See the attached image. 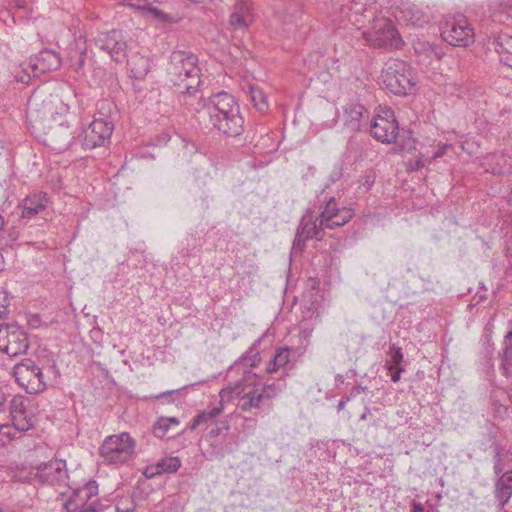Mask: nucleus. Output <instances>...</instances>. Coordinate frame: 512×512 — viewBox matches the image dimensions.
I'll return each instance as SVG.
<instances>
[{"label": "nucleus", "instance_id": "nucleus-60", "mask_svg": "<svg viewBox=\"0 0 512 512\" xmlns=\"http://www.w3.org/2000/svg\"><path fill=\"white\" fill-rule=\"evenodd\" d=\"M75 512H82V510H81V509H78V511H75Z\"/></svg>", "mask_w": 512, "mask_h": 512}, {"label": "nucleus", "instance_id": "nucleus-45", "mask_svg": "<svg viewBox=\"0 0 512 512\" xmlns=\"http://www.w3.org/2000/svg\"><path fill=\"white\" fill-rule=\"evenodd\" d=\"M342 176H343L342 168L340 166H335L329 176L330 183H332V184L336 183L337 181H339L342 178Z\"/></svg>", "mask_w": 512, "mask_h": 512}, {"label": "nucleus", "instance_id": "nucleus-53", "mask_svg": "<svg viewBox=\"0 0 512 512\" xmlns=\"http://www.w3.org/2000/svg\"><path fill=\"white\" fill-rule=\"evenodd\" d=\"M424 511V506L422 503L420 502H414L412 504V511L411 512H423Z\"/></svg>", "mask_w": 512, "mask_h": 512}, {"label": "nucleus", "instance_id": "nucleus-40", "mask_svg": "<svg viewBox=\"0 0 512 512\" xmlns=\"http://www.w3.org/2000/svg\"><path fill=\"white\" fill-rule=\"evenodd\" d=\"M427 163V157L425 155H421V157H418L414 160H409V162L407 163V170L418 171L421 168H423Z\"/></svg>", "mask_w": 512, "mask_h": 512}, {"label": "nucleus", "instance_id": "nucleus-48", "mask_svg": "<svg viewBox=\"0 0 512 512\" xmlns=\"http://www.w3.org/2000/svg\"><path fill=\"white\" fill-rule=\"evenodd\" d=\"M224 402L225 401L220 400L219 406L212 408L210 411H206V414H207L208 418H210V420L216 418L217 416H219L222 413Z\"/></svg>", "mask_w": 512, "mask_h": 512}, {"label": "nucleus", "instance_id": "nucleus-44", "mask_svg": "<svg viewBox=\"0 0 512 512\" xmlns=\"http://www.w3.org/2000/svg\"><path fill=\"white\" fill-rule=\"evenodd\" d=\"M450 146L447 145V144H441L438 146V149L436 150V152L431 155V156H426L427 157V160H428V163L430 164L433 160H436L440 157H442L443 155H445L447 149L449 148Z\"/></svg>", "mask_w": 512, "mask_h": 512}, {"label": "nucleus", "instance_id": "nucleus-46", "mask_svg": "<svg viewBox=\"0 0 512 512\" xmlns=\"http://www.w3.org/2000/svg\"><path fill=\"white\" fill-rule=\"evenodd\" d=\"M503 471L502 458L500 452L494 456V473L499 477Z\"/></svg>", "mask_w": 512, "mask_h": 512}, {"label": "nucleus", "instance_id": "nucleus-31", "mask_svg": "<svg viewBox=\"0 0 512 512\" xmlns=\"http://www.w3.org/2000/svg\"><path fill=\"white\" fill-rule=\"evenodd\" d=\"M181 467V460L178 457H167L160 460L156 465V474L174 473Z\"/></svg>", "mask_w": 512, "mask_h": 512}, {"label": "nucleus", "instance_id": "nucleus-49", "mask_svg": "<svg viewBox=\"0 0 512 512\" xmlns=\"http://www.w3.org/2000/svg\"><path fill=\"white\" fill-rule=\"evenodd\" d=\"M405 371V369L403 367H398V368H395L393 371H389L390 372V376H391V380L394 382V383H397L400 381L401 379V374Z\"/></svg>", "mask_w": 512, "mask_h": 512}, {"label": "nucleus", "instance_id": "nucleus-47", "mask_svg": "<svg viewBox=\"0 0 512 512\" xmlns=\"http://www.w3.org/2000/svg\"><path fill=\"white\" fill-rule=\"evenodd\" d=\"M180 389H176V390H170V391H166V392H162L158 395L155 396L156 399H165L168 403H172L174 402V398H173V395L175 393H177Z\"/></svg>", "mask_w": 512, "mask_h": 512}, {"label": "nucleus", "instance_id": "nucleus-14", "mask_svg": "<svg viewBox=\"0 0 512 512\" xmlns=\"http://www.w3.org/2000/svg\"><path fill=\"white\" fill-rule=\"evenodd\" d=\"M114 125L107 118H95L83 132L82 146L84 149H94L110 142Z\"/></svg>", "mask_w": 512, "mask_h": 512}, {"label": "nucleus", "instance_id": "nucleus-12", "mask_svg": "<svg viewBox=\"0 0 512 512\" xmlns=\"http://www.w3.org/2000/svg\"><path fill=\"white\" fill-rule=\"evenodd\" d=\"M34 478L42 484L50 486H66L69 479L66 461L54 459L41 463L35 468Z\"/></svg>", "mask_w": 512, "mask_h": 512}, {"label": "nucleus", "instance_id": "nucleus-26", "mask_svg": "<svg viewBox=\"0 0 512 512\" xmlns=\"http://www.w3.org/2000/svg\"><path fill=\"white\" fill-rule=\"evenodd\" d=\"M133 77L142 80L148 74L151 68L150 59L143 55H134L128 61Z\"/></svg>", "mask_w": 512, "mask_h": 512}, {"label": "nucleus", "instance_id": "nucleus-25", "mask_svg": "<svg viewBox=\"0 0 512 512\" xmlns=\"http://www.w3.org/2000/svg\"><path fill=\"white\" fill-rule=\"evenodd\" d=\"M501 372L505 377L512 376V321L509 322V329L504 336L503 348L500 353Z\"/></svg>", "mask_w": 512, "mask_h": 512}, {"label": "nucleus", "instance_id": "nucleus-36", "mask_svg": "<svg viewBox=\"0 0 512 512\" xmlns=\"http://www.w3.org/2000/svg\"><path fill=\"white\" fill-rule=\"evenodd\" d=\"M137 8L146 10L154 18H156L162 22H171L173 20L172 16H170V15L164 13L162 10L154 7L151 3H148L144 6H137Z\"/></svg>", "mask_w": 512, "mask_h": 512}, {"label": "nucleus", "instance_id": "nucleus-6", "mask_svg": "<svg viewBox=\"0 0 512 512\" xmlns=\"http://www.w3.org/2000/svg\"><path fill=\"white\" fill-rule=\"evenodd\" d=\"M135 449V441L126 433L107 436L99 452L104 461L109 464L124 463L131 458Z\"/></svg>", "mask_w": 512, "mask_h": 512}, {"label": "nucleus", "instance_id": "nucleus-13", "mask_svg": "<svg viewBox=\"0 0 512 512\" xmlns=\"http://www.w3.org/2000/svg\"><path fill=\"white\" fill-rule=\"evenodd\" d=\"M95 46L107 53L115 62H123L127 56V42L121 31L102 32L94 40Z\"/></svg>", "mask_w": 512, "mask_h": 512}, {"label": "nucleus", "instance_id": "nucleus-56", "mask_svg": "<svg viewBox=\"0 0 512 512\" xmlns=\"http://www.w3.org/2000/svg\"><path fill=\"white\" fill-rule=\"evenodd\" d=\"M493 172H494V173L501 174V173H505V172H506V170H504V169H502V168H499V169L493 168Z\"/></svg>", "mask_w": 512, "mask_h": 512}, {"label": "nucleus", "instance_id": "nucleus-37", "mask_svg": "<svg viewBox=\"0 0 512 512\" xmlns=\"http://www.w3.org/2000/svg\"><path fill=\"white\" fill-rule=\"evenodd\" d=\"M393 143L397 146L399 151L410 152V151L414 150L416 147L415 139L412 138L411 136H408L407 138L402 139L398 135V137L396 138V141H394Z\"/></svg>", "mask_w": 512, "mask_h": 512}, {"label": "nucleus", "instance_id": "nucleus-51", "mask_svg": "<svg viewBox=\"0 0 512 512\" xmlns=\"http://www.w3.org/2000/svg\"><path fill=\"white\" fill-rule=\"evenodd\" d=\"M82 512H98V509L96 507V503H86L84 506L80 508Z\"/></svg>", "mask_w": 512, "mask_h": 512}, {"label": "nucleus", "instance_id": "nucleus-3", "mask_svg": "<svg viewBox=\"0 0 512 512\" xmlns=\"http://www.w3.org/2000/svg\"><path fill=\"white\" fill-rule=\"evenodd\" d=\"M167 71L169 81L178 87L184 103L189 104L188 99L198 91L201 83L196 57L183 51H175L170 57Z\"/></svg>", "mask_w": 512, "mask_h": 512}, {"label": "nucleus", "instance_id": "nucleus-15", "mask_svg": "<svg viewBox=\"0 0 512 512\" xmlns=\"http://www.w3.org/2000/svg\"><path fill=\"white\" fill-rule=\"evenodd\" d=\"M324 227L318 218H314L311 212L304 214L296 231L293 248L303 250L308 239L323 240Z\"/></svg>", "mask_w": 512, "mask_h": 512}, {"label": "nucleus", "instance_id": "nucleus-50", "mask_svg": "<svg viewBox=\"0 0 512 512\" xmlns=\"http://www.w3.org/2000/svg\"><path fill=\"white\" fill-rule=\"evenodd\" d=\"M7 394L3 391L0 386V413L6 410Z\"/></svg>", "mask_w": 512, "mask_h": 512}, {"label": "nucleus", "instance_id": "nucleus-32", "mask_svg": "<svg viewBox=\"0 0 512 512\" xmlns=\"http://www.w3.org/2000/svg\"><path fill=\"white\" fill-rule=\"evenodd\" d=\"M89 499L88 495L82 494L81 488H79L74 492V495L64 503V507L68 512H75L84 506Z\"/></svg>", "mask_w": 512, "mask_h": 512}, {"label": "nucleus", "instance_id": "nucleus-39", "mask_svg": "<svg viewBox=\"0 0 512 512\" xmlns=\"http://www.w3.org/2000/svg\"><path fill=\"white\" fill-rule=\"evenodd\" d=\"M14 430H16L14 426L11 427L8 424L0 425V442L2 445H5L14 437Z\"/></svg>", "mask_w": 512, "mask_h": 512}, {"label": "nucleus", "instance_id": "nucleus-16", "mask_svg": "<svg viewBox=\"0 0 512 512\" xmlns=\"http://www.w3.org/2000/svg\"><path fill=\"white\" fill-rule=\"evenodd\" d=\"M339 117L348 130L359 132L368 125L369 111L362 104L351 102L343 107Z\"/></svg>", "mask_w": 512, "mask_h": 512}, {"label": "nucleus", "instance_id": "nucleus-57", "mask_svg": "<svg viewBox=\"0 0 512 512\" xmlns=\"http://www.w3.org/2000/svg\"><path fill=\"white\" fill-rule=\"evenodd\" d=\"M507 202H508L509 205H512V191L507 196Z\"/></svg>", "mask_w": 512, "mask_h": 512}, {"label": "nucleus", "instance_id": "nucleus-29", "mask_svg": "<svg viewBox=\"0 0 512 512\" xmlns=\"http://www.w3.org/2000/svg\"><path fill=\"white\" fill-rule=\"evenodd\" d=\"M354 216V212L352 209L342 206L338 215L335 219H331L328 217V229H334L336 227L344 226L348 223Z\"/></svg>", "mask_w": 512, "mask_h": 512}, {"label": "nucleus", "instance_id": "nucleus-8", "mask_svg": "<svg viewBox=\"0 0 512 512\" xmlns=\"http://www.w3.org/2000/svg\"><path fill=\"white\" fill-rule=\"evenodd\" d=\"M441 36L448 44L459 47H467L475 40L474 28L462 15L447 19L441 29Z\"/></svg>", "mask_w": 512, "mask_h": 512}, {"label": "nucleus", "instance_id": "nucleus-19", "mask_svg": "<svg viewBox=\"0 0 512 512\" xmlns=\"http://www.w3.org/2000/svg\"><path fill=\"white\" fill-rule=\"evenodd\" d=\"M260 362L258 352H253V349L248 350L240 359L234 362L230 367L229 372H242V380L249 382L256 379L257 375L252 372V368L256 367Z\"/></svg>", "mask_w": 512, "mask_h": 512}, {"label": "nucleus", "instance_id": "nucleus-9", "mask_svg": "<svg viewBox=\"0 0 512 512\" xmlns=\"http://www.w3.org/2000/svg\"><path fill=\"white\" fill-rule=\"evenodd\" d=\"M13 374L16 382L29 394L42 392L46 388L42 368L31 359L17 363L13 368Z\"/></svg>", "mask_w": 512, "mask_h": 512}, {"label": "nucleus", "instance_id": "nucleus-18", "mask_svg": "<svg viewBox=\"0 0 512 512\" xmlns=\"http://www.w3.org/2000/svg\"><path fill=\"white\" fill-rule=\"evenodd\" d=\"M60 65L61 59L59 55L50 49L41 50L29 60V67L35 77L47 72L55 71L60 67Z\"/></svg>", "mask_w": 512, "mask_h": 512}, {"label": "nucleus", "instance_id": "nucleus-55", "mask_svg": "<svg viewBox=\"0 0 512 512\" xmlns=\"http://www.w3.org/2000/svg\"><path fill=\"white\" fill-rule=\"evenodd\" d=\"M348 400H349V398L340 400V402L338 403V407H337L339 411L343 410L345 408V405Z\"/></svg>", "mask_w": 512, "mask_h": 512}, {"label": "nucleus", "instance_id": "nucleus-52", "mask_svg": "<svg viewBox=\"0 0 512 512\" xmlns=\"http://www.w3.org/2000/svg\"><path fill=\"white\" fill-rule=\"evenodd\" d=\"M313 331H314V330H313V328H311V327H303V328L301 329L300 335H301V337H302L303 339L307 340V339H309V338L312 336Z\"/></svg>", "mask_w": 512, "mask_h": 512}, {"label": "nucleus", "instance_id": "nucleus-21", "mask_svg": "<svg viewBox=\"0 0 512 512\" xmlns=\"http://www.w3.org/2000/svg\"><path fill=\"white\" fill-rule=\"evenodd\" d=\"M494 497L498 502V512H505L504 507L512 498V471L502 473L494 486Z\"/></svg>", "mask_w": 512, "mask_h": 512}, {"label": "nucleus", "instance_id": "nucleus-10", "mask_svg": "<svg viewBox=\"0 0 512 512\" xmlns=\"http://www.w3.org/2000/svg\"><path fill=\"white\" fill-rule=\"evenodd\" d=\"M399 126L390 108L379 107L370 123V133L377 141L390 144L398 137Z\"/></svg>", "mask_w": 512, "mask_h": 512}, {"label": "nucleus", "instance_id": "nucleus-7", "mask_svg": "<svg viewBox=\"0 0 512 512\" xmlns=\"http://www.w3.org/2000/svg\"><path fill=\"white\" fill-rule=\"evenodd\" d=\"M366 41L378 48L399 49L403 41L393 23L387 18H379L368 32L364 33Z\"/></svg>", "mask_w": 512, "mask_h": 512}, {"label": "nucleus", "instance_id": "nucleus-22", "mask_svg": "<svg viewBox=\"0 0 512 512\" xmlns=\"http://www.w3.org/2000/svg\"><path fill=\"white\" fill-rule=\"evenodd\" d=\"M49 203L47 194L44 192L33 193L22 201V217L31 219L44 211Z\"/></svg>", "mask_w": 512, "mask_h": 512}, {"label": "nucleus", "instance_id": "nucleus-17", "mask_svg": "<svg viewBox=\"0 0 512 512\" xmlns=\"http://www.w3.org/2000/svg\"><path fill=\"white\" fill-rule=\"evenodd\" d=\"M9 413L17 431H28L34 427V415L27 409L23 396L16 395L9 402Z\"/></svg>", "mask_w": 512, "mask_h": 512}, {"label": "nucleus", "instance_id": "nucleus-20", "mask_svg": "<svg viewBox=\"0 0 512 512\" xmlns=\"http://www.w3.org/2000/svg\"><path fill=\"white\" fill-rule=\"evenodd\" d=\"M400 13L401 19L413 27H424L431 19L429 11L416 4H403Z\"/></svg>", "mask_w": 512, "mask_h": 512}, {"label": "nucleus", "instance_id": "nucleus-38", "mask_svg": "<svg viewBox=\"0 0 512 512\" xmlns=\"http://www.w3.org/2000/svg\"><path fill=\"white\" fill-rule=\"evenodd\" d=\"M170 426H171L170 424L165 422V417H161L154 424L153 433L156 437L163 438L166 435V433L168 432Z\"/></svg>", "mask_w": 512, "mask_h": 512}, {"label": "nucleus", "instance_id": "nucleus-34", "mask_svg": "<svg viewBox=\"0 0 512 512\" xmlns=\"http://www.w3.org/2000/svg\"><path fill=\"white\" fill-rule=\"evenodd\" d=\"M250 96L252 102L254 103V106L259 111H265L267 109L268 104L266 94L261 88L256 86H250Z\"/></svg>", "mask_w": 512, "mask_h": 512}, {"label": "nucleus", "instance_id": "nucleus-24", "mask_svg": "<svg viewBox=\"0 0 512 512\" xmlns=\"http://www.w3.org/2000/svg\"><path fill=\"white\" fill-rule=\"evenodd\" d=\"M489 49H494L500 58V61L506 66L512 68V36L501 34L493 38L488 43Z\"/></svg>", "mask_w": 512, "mask_h": 512}, {"label": "nucleus", "instance_id": "nucleus-2", "mask_svg": "<svg viewBox=\"0 0 512 512\" xmlns=\"http://www.w3.org/2000/svg\"><path fill=\"white\" fill-rule=\"evenodd\" d=\"M53 115L51 96L43 98L40 93L35 92L28 101L27 117L45 130L46 143L54 150L61 151L68 147L72 132L66 122L53 125L51 123Z\"/></svg>", "mask_w": 512, "mask_h": 512}, {"label": "nucleus", "instance_id": "nucleus-42", "mask_svg": "<svg viewBox=\"0 0 512 512\" xmlns=\"http://www.w3.org/2000/svg\"><path fill=\"white\" fill-rule=\"evenodd\" d=\"M9 298L7 293L0 288V319L7 315Z\"/></svg>", "mask_w": 512, "mask_h": 512}, {"label": "nucleus", "instance_id": "nucleus-35", "mask_svg": "<svg viewBox=\"0 0 512 512\" xmlns=\"http://www.w3.org/2000/svg\"><path fill=\"white\" fill-rule=\"evenodd\" d=\"M301 16L302 15L296 9L291 11H284L282 14H277L278 20L281 21L284 26H286L287 31L291 30L292 25H297Z\"/></svg>", "mask_w": 512, "mask_h": 512}, {"label": "nucleus", "instance_id": "nucleus-30", "mask_svg": "<svg viewBox=\"0 0 512 512\" xmlns=\"http://www.w3.org/2000/svg\"><path fill=\"white\" fill-rule=\"evenodd\" d=\"M389 361L386 363V369L388 371H393L395 368L401 367V363L404 361V354L402 352V348L397 347L395 344H392L387 352Z\"/></svg>", "mask_w": 512, "mask_h": 512}, {"label": "nucleus", "instance_id": "nucleus-54", "mask_svg": "<svg viewBox=\"0 0 512 512\" xmlns=\"http://www.w3.org/2000/svg\"><path fill=\"white\" fill-rule=\"evenodd\" d=\"M165 422H167L168 424H170L171 426L174 425V426H178L180 424V421L178 418L176 417H165Z\"/></svg>", "mask_w": 512, "mask_h": 512}, {"label": "nucleus", "instance_id": "nucleus-43", "mask_svg": "<svg viewBox=\"0 0 512 512\" xmlns=\"http://www.w3.org/2000/svg\"><path fill=\"white\" fill-rule=\"evenodd\" d=\"M81 493L88 495L89 498L97 495L98 493V485L95 481H89L81 488Z\"/></svg>", "mask_w": 512, "mask_h": 512}, {"label": "nucleus", "instance_id": "nucleus-33", "mask_svg": "<svg viewBox=\"0 0 512 512\" xmlns=\"http://www.w3.org/2000/svg\"><path fill=\"white\" fill-rule=\"evenodd\" d=\"M284 387V383L273 382L265 383L261 388H259L268 403V407L271 406V400L277 397L283 391Z\"/></svg>", "mask_w": 512, "mask_h": 512}, {"label": "nucleus", "instance_id": "nucleus-28", "mask_svg": "<svg viewBox=\"0 0 512 512\" xmlns=\"http://www.w3.org/2000/svg\"><path fill=\"white\" fill-rule=\"evenodd\" d=\"M341 208H342V206H339L336 199L334 197H331L326 202L323 210L320 213V216L318 217L319 221L321 222V225H323L324 228H327L328 217L331 219H335Z\"/></svg>", "mask_w": 512, "mask_h": 512}, {"label": "nucleus", "instance_id": "nucleus-23", "mask_svg": "<svg viewBox=\"0 0 512 512\" xmlns=\"http://www.w3.org/2000/svg\"><path fill=\"white\" fill-rule=\"evenodd\" d=\"M252 18L253 15L249 1L240 0L234 5L229 23L234 29H244L252 22Z\"/></svg>", "mask_w": 512, "mask_h": 512}, {"label": "nucleus", "instance_id": "nucleus-27", "mask_svg": "<svg viewBox=\"0 0 512 512\" xmlns=\"http://www.w3.org/2000/svg\"><path fill=\"white\" fill-rule=\"evenodd\" d=\"M292 349L281 347L275 351L272 360L268 363L266 371L268 374L277 372L280 368H284L290 362Z\"/></svg>", "mask_w": 512, "mask_h": 512}, {"label": "nucleus", "instance_id": "nucleus-4", "mask_svg": "<svg viewBox=\"0 0 512 512\" xmlns=\"http://www.w3.org/2000/svg\"><path fill=\"white\" fill-rule=\"evenodd\" d=\"M221 401L231 402L238 399L237 408L243 412L262 411L268 403L260 389L253 385L252 380L245 382L239 379L233 386H228L219 392Z\"/></svg>", "mask_w": 512, "mask_h": 512}, {"label": "nucleus", "instance_id": "nucleus-1", "mask_svg": "<svg viewBox=\"0 0 512 512\" xmlns=\"http://www.w3.org/2000/svg\"><path fill=\"white\" fill-rule=\"evenodd\" d=\"M201 109L209 117L212 127L229 137H237L244 131V119L240 114V108L235 98L227 92H219L208 100H203Z\"/></svg>", "mask_w": 512, "mask_h": 512}, {"label": "nucleus", "instance_id": "nucleus-11", "mask_svg": "<svg viewBox=\"0 0 512 512\" xmlns=\"http://www.w3.org/2000/svg\"><path fill=\"white\" fill-rule=\"evenodd\" d=\"M29 348L28 336L18 324L0 325V351L10 357L26 353Z\"/></svg>", "mask_w": 512, "mask_h": 512}, {"label": "nucleus", "instance_id": "nucleus-41", "mask_svg": "<svg viewBox=\"0 0 512 512\" xmlns=\"http://www.w3.org/2000/svg\"><path fill=\"white\" fill-rule=\"evenodd\" d=\"M210 420V418H208L207 414H206V411H203L199 414H197L192 420L191 422L189 423V425L187 426V429H190V430H195L198 426H200L202 423H206Z\"/></svg>", "mask_w": 512, "mask_h": 512}, {"label": "nucleus", "instance_id": "nucleus-58", "mask_svg": "<svg viewBox=\"0 0 512 512\" xmlns=\"http://www.w3.org/2000/svg\"><path fill=\"white\" fill-rule=\"evenodd\" d=\"M210 433H211L212 435H214V436H217V435H219L220 430H219V428H217V429H215V430L213 429Z\"/></svg>", "mask_w": 512, "mask_h": 512}, {"label": "nucleus", "instance_id": "nucleus-5", "mask_svg": "<svg viewBox=\"0 0 512 512\" xmlns=\"http://www.w3.org/2000/svg\"><path fill=\"white\" fill-rule=\"evenodd\" d=\"M381 79L385 87L396 95L411 93L416 84L413 69L404 61L389 59L382 70Z\"/></svg>", "mask_w": 512, "mask_h": 512}, {"label": "nucleus", "instance_id": "nucleus-59", "mask_svg": "<svg viewBox=\"0 0 512 512\" xmlns=\"http://www.w3.org/2000/svg\"><path fill=\"white\" fill-rule=\"evenodd\" d=\"M3 226H4V219H3V217L0 215V230H2Z\"/></svg>", "mask_w": 512, "mask_h": 512}]
</instances>
